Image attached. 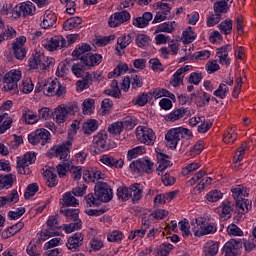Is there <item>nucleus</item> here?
Segmentation results:
<instances>
[{"label": "nucleus", "mask_w": 256, "mask_h": 256, "mask_svg": "<svg viewBox=\"0 0 256 256\" xmlns=\"http://www.w3.org/2000/svg\"><path fill=\"white\" fill-rule=\"evenodd\" d=\"M73 146V140H67L62 145L57 146L54 150L55 156L59 157L62 164L57 165V173L59 177H65L67 172L71 168V162H69V153H71V147Z\"/></svg>", "instance_id": "nucleus-1"}, {"label": "nucleus", "mask_w": 256, "mask_h": 256, "mask_svg": "<svg viewBox=\"0 0 256 256\" xmlns=\"http://www.w3.org/2000/svg\"><path fill=\"white\" fill-rule=\"evenodd\" d=\"M78 39L79 36L77 34H70L67 39L63 36H54L50 40L44 41L43 45L48 51H57V49H64L73 45Z\"/></svg>", "instance_id": "nucleus-2"}, {"label": "nucleus", "mask_w": 256, "mask_h": 256, "mask_svg": "<svg viewBox=\"0 0 256 256\" xmlns=\"http://www.w3.org/2000/svg\"><path fill=\"white\" fill-rule=\"evenodd\" d=\"M192 135L191 130L187 128H172L165 135L166 145L169 147V149H177V145L181 139H189V137H192Z\"/></svg>", "instance_id": "nucleus-3"}, {"label": "nucleus", "mask_w": 256, "mask_h": 256, "mask_svg": "<svg viewBox=\"0 0 256 256\" xmlns=\"http://www.w3.org/2000/svg\"><path fill=\"white\" fill-rule=\"evenodd\" d=\"M4 91L11 93V95H17L19 93V88L17 83L21 80V71L11 70L5 74L4 78Z\"/></svg>", "instance_id": "nucleus-4"}, {"label": "nucleus", "mask_w": 256, "mask_h": 256, "mask_svg": "<svg viewBox=\"0 0 256 256\" xmlns=\"http://www.w3.org/2000/svg\"><path fill=\"white\" fill-rule=\"evenodd\" d=\"M78 111L79 106H77V104H69L68 106L61 105L54 109L52 115L55 118L56 123H65L69 118V115H75Z\"/></svg>", "instance_id": "nucleus-5"}, {"label": "nucleus", "mask_w": 256, "mask_h": 256, "mask_svg": "<svg viewBox=\"0 0 256 256\" xmlns=\"http://www.w3.org/2000/svg\"><path fill=\"white\" fill-rule=\"evenodd\" d=\"M28 141L31 145L45 146L51 143V132L44 128L37 129L35 132L28 135Z\"/></svg>", "instance_id": "nucleus-6"}, {"label": "nucleus", "mask_w": 256, "mask_h": 256, "mask_svg": "<svg viewBox=\"0 0 256 256\" xmlns=\"http://www.w3.org/2000/svg\"><path fill=\"white\" fill-rule=\"evenodd\" d=\"M133 173H147L151 175L155 171V164L149 158H141L130 164Z\"/></svg>", "instance_id": "nucleus-7"}, {"label": "nucleus", "mask_w": 256, "mask_h": 256, "mask_svg": "<svg viewBox=\"0 0 256 256\" xmlns=\"http://www.w3.org/2000/svg\"><path fill=\"white\" fill-rule=\"evenodd\" d=\"M37 161L35 152H27L23 158L17 160V171L20 175H31L29 165H33Z\"/></svg>", "instance_id": "nucleus-8"}, {"label": "nucleus", "mask_w": 256, "mask_h": 256, "mask_svg": "<svg viewBox=\"0 0 256 256\" xmlns=\"http://www.w3.org/2000/svg\"><path fill=\"white\" fill-rule=\"evenodd\" d=\"M191 225H197L199 227L197 230L195 228L192 229L195 237H203V235H211V233H215L217 231V226L215 224H205L203 218H197L191 221Z\"/></svg>", "instance_id": "nucleus-9"}, {"label": "nucleus", "mask_w": 256, "mask_h": 256, "mask_svg": "<svg viewBox=\"0 0 256 256\" xmlns=\"http://www.w3.org/2000/svg\"><path fill=\"white\" fill-rule=\"evenodd\" d=\"M94 191L95 197H98L100 203H109L113 199V190L106 182H97Z\"/></svg>", "instance_id": "nucleus-10"}, {"label": "nucleus", "mask_w": 256, "mask_h": 256, "mask_svg": "<svg viewBox=\"0 0 256 256\" xmlns=\"http://www.w3.org/2000/svg\"><path fill=\"white\" fill-rule=\"evenodd\" d=\"M136 137L140 140L141 143L145 145H153L155 143V132L153 129L147 128L145 126H138L136 129Z\"/></svg>", "instance_id": "nucleus-11"}, {"label": "nucleus", "mask_w": 256, "mask_h": 256, "mask_svg": "<svg viewBox=\"0 0 256 256\" xmlns=\"http://www.w3.org/2000/svg\"><path fill=\"white\" fill-rule=\"evenodd\" d=\"M59 215L50 216L47 220V229L43 231L44 237H55L59 235L61 224H59Z\"/></svg>", "instance_id": "nucleus-12"}, {"label": "nucleus", "mask_w": 256, "mask_h": 256, "mask_svg": "<svg viewBox=\"0 0 256 256\" xmlns=\"http://www.w3.org/2000/svg\"><path fill=\"white\" fill-rule=\"evenodd\" d=\"M35 14V4L33 2L27 1L20 4V6L12 12L13 17H29Z\"/></svg>", "instance_id": "nucleus-13"}, {"label": "nucleus", "mask_w": 256, "mask_h": 256, "mask_svg": "<svg viewBox=\"0 0 256 256\" xmlns=\"http://www.w3.org/2000/svg\"><path fill=\"white\" fill-rule=\"evenodd\" d=\"M27 43V38L25 36H20L16 38L13 43L12 49L16 59L23 61L24 57H27V50L23 47Z\"/></svg>", "instance_id": "nucleus-14"}, {"label": "nucleus", "mask_w": 256, "mask_h": 256, "mask_svg": "<svg viewBox=\"0 0 256 256\" xmlns=\"http://www.w3.org/2000/svg\"><path fill=\"white\" fill-rule=\"evenodd\" d=\"M131 19V14L127 10L121 12H116L114 15L110 16L109 26L110 27H119L122 23H125Z\"/></svg>", "instance_id": "nucleus-15"}, {"label": "nucleus", "mask_w": 256, "mask_h": 256, "mask_svg": "<svg viewBox=\"0 0 256 256\" xmlns=\"http://www.w3.org/2000/svg\"><path fill=\"white\" fill-rule=\"evenodd\" d=\"M233 47L229 44L224 45L217 49V57L219 58L220 65H231V59H229V51H232Z\"/></svg>", "instance_id": "nucleus-16"}, {"label": "nucleus", "mask_w": 256, "mask_h": 256, "mask_svg": "<svg viewBox=\"0 0 256 256\" xmlns=\"http://www.w3.org/2000/svg\"><path fill=\"white\" fill-rule=\"evenodd\" d=\"M242 245L243 242L241 239H231L223 247L224 256H237L235 251H237V249H241Z\"/></svg>", "instance_id": "nucleus-17"}, {"label": "nucleus", "mask_w": 256, "mask_h": 256, "mask_svg": "<svg viewBox=\"0 0 256 256\" xmlns=\"http://www.w3.org/2000/svg\"><path fill=\"white\" fill-rule=\"evenodd\" d=\"M83 239V233L77 232L68 239L66 247L69 249V251L75 252L83 245Z\"/></svg>", "instance_id": "nucleus-18"}, {"label": "nucleus", "mask_w": 256, "mask_h": 256, "mask_svg": "<svg viewBox=\"0 0 256 256\" xmlns=\"http://www.w3.org/2000/svg\"><path fill=\"white\" fill-rule=\"evenodd\" d=\"M100 161L103 165H107V167H114L115 169H121L123 168V165H125L122 158L117 159L109 155H102Z\"/></svg>", "instance_id": "nucleus-19"}, {"label": "nucleus", "mask_w": 256, "mask_h": 256, "mask_svg": "<svg viewBox=\"0 0 256 256\" xmlns=\"http://www.w3.org/2000/svg\"><path fill=\"white\" fill-rule=\"evenodd\" d=\"M107 133H98L96 136L93 138V143L95 149L98 151H107L109 150V147H107Z\"/></svg>", "instance_id": "nucleus-20"}, {"label": "nucleus", "mask_w": 256, "mask_h": 256, "mask_svg": "<svg viewBox=\"0 0 256 256\" xmlns=\"http://www.w3.org/2000/svg\"><path fill=\"white\" fill-rule=\"evenodd\" d=\"M102 60L103 57L100 54H87L81 57V61L84 63L85 67H95V65H99Z\"/></svg>", "instance_id": "nucleus-21"}, {"label": "nucleus", "mask_w": 256, "mask_h": 256, "mask_svg": "<svg viewBox=\"0 0 256 256\" xmlns=\"http://www.w3.org/2000/svg\"><path fill=\"white\" fill-rule=\"evenodd\" d=\"M130 199H132L133 203H137V201H141L143 197V189H141L140 183L132 184L129 188Z\"/></svg>", "instance_id": "nucleus-22"}, {"label": "nucleus", "mask_w": 256, "mask_h": 256, "mask_svg": "<svg viewBox=\"0 0 256 256\" xmlns=\"http://www.w3.org/2000/svg\"><path fill=\"white\" fill-rule=\"evenodd\" d=\"M55 23H57V16L51 10H47L44 14L40 27H42V29H49V27H53Z\"/></svg>", "instance_id": "nucleus-23"}, {"label": "nucleus", "mask_w": 256, "mask_h": 256, "mask_svg": "<svg viewBox=\"0 0 256 256\" xmlns=\"http://www.w3.org/2000/svg\"><path fill=\"white\" fill-rule=\"evenodd\" d=\"M153 19L151 12H145L141 17H137L133 20V25L139 29H143L149 25V21Z\"/></svg>", "instance_id": "nucleus-24"}, {"label": "nucleus", "mask_w": 256, "mask_h": 256, "mask_svg": "<svg viewBox=\"0 0 256 256\" xmlns=\"http://www.w3.org/2000/svg\"><path fill=\"white\" fill-rule=\"evenodd\" d=\"M158 167L157 171H159L158 175H161L165 169L171 167V161L169 160V156L167 154L158 153L157 154Z\"/></svg>", "instance_id": "nucleus-25"}, {"label": "nucleus", "mask_w": 256, "mask_h": 256, "mask_svg": "<svg viewBox=\"0 0 256 256\" xmlns=\"http://www.w3.org/2000/svg\"><path fill=\"white\" fill-rule=\"evenodd\" d=\"M8 203H19V192L13 189L7 196H0V208L5 207Z\"/></svg>", "instance_id": "nucleus-26"}, {"label": "nucleus", "mask_w": 256, "mask_h": 256, "mask_svg": "<svg viewBox=\"0 0 256 256\" xmlns=\"http://www.w3.org/2000/svg\"><path fill=\"white\" fill-rule=\"evenodd\" d=\"M81 80L76 82L77 91H85L89 89L91 83L93 82V75L91 73H86L84 77H80Z\"/></svg>", "instance_id": "nucleus-27"}, {"label": "nucleus", "mask_w": 256, "mask_h": 256, "mask_svg": "<svg viewBox=\"0 0 256 256\" xmlns=\"http://www.w3.org/2000/svg\"><path fill=\"white\" fill-rule=\"evenodd\" d=\"M203 251L205 256H215L219 253V243L210 240L205 243Z\"/></svg>", "instance_id": "nucleus-28"}, {"label": "nucleus", "mask_w": 256, "mask_h": 256, "mask_svg": "<svg viewBox=\"0 0 256 256\" xmlns=\"http://www.w3.org/2000/svg\"><path fill=\"white\" fill-rule=\"evenodd\" d=\"M230 7L231 5H229V0H220L214 3L213 11L218 15H223L229 11Z\"/></svg>", "instance_id": "nucleus-29"}, {"label": "nucleus", "mask_w": 256, "mask_h": 256, "mask_svg": "<svg viewBox=\"0 0 256 256\" xmlns=\"http://www.w3.org/2000/svg\"><path fill=\"white\" fill-rule=\"evenodd\" d=\"M185 113H187V109L185 108L176 109L170 112L168 115H166L165 120L175 123V121H179V119H183V117H185Z\"/></svg>", "instance_id": "nucleus-30"}, {"label": "nucleus", "mask_w": 256, "mask_h": 256, "mask_svg": "<svg viewBox=\"0 0 256 256\" xmlns=\"http://www.w3.org/2000/svg\"><path fill=\"white\" fill-rule=\"evenodd\" d=\"M87 66L84 65L83 61L81 60L80 63H74L71 66V71L73 73V75H75V77L81 78V77H85V75H87Z\"/></svg>", "instance_id": "nucleus-31"}, {"label": "nucleus", "mask_w": 256, "mask_h": 256, "mask_svg": "<svg viewBox=\"0 0 256 256\" xmlns=\"http://www.w3.org/2000/svg\"><path fill=\"white\" fill-rule=\"evenodd\" d=\"M232 196L234 197L235 201H241L242 199L249 196V190L244 188L243 186H237L236 188H232Z\"/></svg>", "instance_id": "nucleus-32"}, {"label": "nucleus", "mask_w": 256, "mask_h": 256, "mask_svg": "<svg viewBox=\"0 0 256 256\" xmlns=\"http://www.w3.org/2000/svg\"><path fill=\"white\" fill-rule=\"evenodd\" d=\"M60 203L64 207H77V205H79V200L73 196L72 192H66Z\"/></svg>", "instance_id": "nucleus-33"}, {"label": "nucleus", "mask_w": 256, "mask_h": 256, "mask_svg": "<svg viewBox=\"0 0 256 256\" xmlns=\"http://www.w3.org/2000/svg\"><path fill=\"white\" fill-rule=\"evenodd\" d=\"M15 182L13 174L0 175V189H11Z\"/></svg>", "instance_id": "nucleus-34"}, {"label": "nucleus", "mask_w": 256, "mask_h": 256, "mask_svg": "<svg viewBox=\"0 0 256 256\" xmlns=\"http://www.w3.org/2000/svg\"><path fill=\"white\" fill-rule=\"evenodd\" d=\"M43 61H45V55L36 53L29 58L28 66L30 69H37Z\"/></svg>", "instance_id": "nucleus-35"}, {"label": "nucleus", "mask_w": 256, "mask_h": 256, "mask_svg": "<svg viewBox=\"0 0 256 256\" xmlns=\"http://www.w3.org/2000/svg\"><path fill=\"white\" fill-rule=\"evenodd\" d=\"M59 87V82L57 80H48L47 83H44L42 86L44 95H53Z\"/></svg>", "instance_id": "nucleus-36"}, {"label": "nucleus", "mask_w": 256, "mask_h": 256, "mask_svg": "<svg viewBox=\"0 0 256 256\" xmlns=\"http://www.w3.org/2000/svg\"><path fill=\"white\" fill-rule=\"evenodd\" d=\"M81 23H83L81 17H71L64 22L63 29L64 31H71L72 29H75V27H79Z\"/></svg>", "instance_id": "nucleus-37"}, {"label": "nucleus", "mask_w": 256, "mask_h": 256, "mask_svg": "<svg viewBox=\"0 0 256 256\" xmlns=\"http://www.w3.org/2000/svg\"><path fill=\"white\" fill-rule=\"evenodd\" d=\"M85 135H92V133H95L97 129H99V124L97 123V120L92 119L88 120L83 124L82 127Z\"/></svg>", "instance_id": "nucleus-38"}, {"label": "nucleus", "mask_w": 256, "mask_h": 256, "mask_svg": "<svg viewBox=\"0 0 256 256\" xmlns=\"http://www.w3.org/2000/svg\"><path fill=\"white\" fill-rule=\"evenodd\" d=\"M60 213L65 215L68 221H81L79 220V209H61Z\"/></svg>", "instance_id": "nucleus-39"}, {"label": "nucleus", "mask_w": 256, "mask_h": 256, "mask_svg": "<svg viewBox=\"0 0 256 256\" xmlns=\"http://www.w3.org/2000/svg\"><path fill=\"white\" fill-rule=\"evenodd\" d=\"M149 95H151V97H155V99H161V97H169V99L172 100L175 99V95L164 88L156 89L153 92H149Z\"/></svg>", "instance_id": "nucleus-40"}, {"label": "nucleus", "mask_w": 256, "mask_h": 256, "mask_svg": "<svg viewBox=\"0 0 256 256\" xmlns=\"http://www.w3.org/2000/svg\"><path fill=\"white\" fill-rule=\"evenodd\" d=\"M22 119H24L28 125H35V123L39 121V117L36 114H33L29 109L23 110Z\"/></svg>", "instance_id": "nucleus-41"}, {"label": "nucleus", "mask_w": 256, "mask_h": 256, "mask_svg": "<svg viewBox=\"0 0 256 256\" xmlns=\"http://www.w3.org/2000/svg\"><path fill=\"white\" fill-rule=\"evenodd\" d=\"M218 213H221V217H231V213H233V208L231 207V202L226 201L223 202L220 207L218 208Z\"/></svg>", "instance_id": "nucleus-42"}, {"label": "nucleus", "mask_w": 256, "mask_h": 256, "mask_svg": "<svg viewBox=\"0 0 256 256\" xmlns=\"http://www.w3.org/2000/svg\"><path fill=\"white\" fill-rule=\"evenodd\" d=\"M0 37L2 41H7L8 39H13L17 37V32L11 26H4Z\"/></svg>", "instance_id": "nucleus-43"}, {"label": "nucleus", "mask_w": 256, "mask_h": 256, "mask_svg": "<svg viewBox=\"0 0 256 256\" xmlns=\"http://www.w3.org/2000/svg\"><path fill=\"white\" fill-rule=\"evenodd\" d=\"M235 206L239 209L240 213H249L251 211V202L247 199L238 200L235 202Z\"/></svg>", "instance_id": "nucleus-44"}, {"label": "nucleus", "mask_w": 256, "mask_h": 256, "mask_svg": "<svg viewBox=\"0 0 256 256\" xmlns=\"http://www.w3.org/2000/svg\"><path fill=\"white\" fill-rule=\"evenodd\" d=\"M34 87L35 85H33V81H31V78H26L22 80L19 89L20 91H22V93L29 95V93L33 91Z\"/></svg>", "instance_id": "nucleus-45"}, {"label": "nucleus", "mask_w": 256, "mask_h": 256, "mask_svg": "<svg viewBox=\"0 0 256 256\" xmlns=\"http://www.w3.org/2000/svg\"><path fill=\"white\" fill-rule=\"evenodd\" d=\"M131 41H133V39L131 38V34L119 37L117 40L118 46L116 47V51L119 52L120 49H126L127 47H129V45H131Z\"/></svg>", "instance_id": "nucleus-46"}, {"label": "nucleus", "mask_w": 256, "mask_h": 256, "mask_svg": "<svg viewBox=\"0 0 256 256\" xmlns=\"http://www.w3.org/2000/svg\"><path fill=\"white\" fill-rule=\"evenodd\" d=\"M218 29L224 35H231V31H233V20H225L218 25Z\"/></svg>", "instance_id": "nucleus-47"}, {"label": "nucleus", "mask_w": 256, "mask_h": 256, "mask_svg": "<svg viewBox=\"0 0 256 256\" xmlns=\"http://www.w3.org/2000/svg\"><path fill=\"white\" fill-rule=\"evenodd\" d=\"M89 51H91V45L82 44L72 52V57H76V59L81 60V55H84V53H89Z\"/></svg>", "instance_id": "nucleus-48"}, {"label": "nucleus", "mask_w": 256, "mask_h": 256, "mask_svg": "<svg viewBox=\"0 0 256 256\" xmlns=\"http://www.w3.org/2000/svg\"><path fill=\"white\" fill-rule=\"evenodd\" d=\"M175 21L164 22L157 26L158 33H173L175 31Z\"/></svg>", "instance_id": "nucleus-49"}, {"label": "nucleus", "mask_w": 256, "mask_h": 256, "mask_svg": "<svg viewBox=\"0 0 256 256\" xmlns=\"http://www.w3.org/2000/svg\"><path fill=\"white\" fill-rule=\"evenodd\" d=\"M135 41L136 45L140 48L149 47V45H151V37L147 36V34H139Z\"/></svg>", "instance_id": "nucleus-50"}, {"label": "nucleus", "mask_w": 256, "mask_h": 256, "mask_svg": "<svg viewBox=\"0 0 256 256\" xmlns=\"http://www.w3.org/2000/svg\"><path fill=\"white\" fill-rule=\"evenodd\" d=\"M120 123H122V129L131 131L137 125V119L133 116H127Z\"/></svg>", "instance_id": "nucleus-51"}, {"label": "nucleus", "mask_w": 256, "mask_h": 256, "mask_svg": "<svg viewBox=\"0 0 256 256\" xmlns=\"http://www.w3.org/2000/svg\"><path fill=\"white\" fill-rule=\"evenodd\" d=\"M154 7L156 8V11H159L160 13H163L167 17H169V14L171 13V5L166 2H156L154 3Z\"/></svg>", "instance_id": "nucleus-52"}, {"label": "nucleus", "mask_w": 256, "mask_h": 256, "mask_svg": "<svg viewBox=\"0 0 256 256\" xmlns=\"http://www.w3.org/2000/svg\"><path fill=\"white\" fill-rule=\"evenodd\" d=\"M127 71H129V66H127V64H119L113 72L108 74V77L109 79H113V77H119V75L127 73Z\"/></svg>", "instance_id": "nucleus-53"}, {"label": "nucleus", "mask_w": 256, "mask_h": 256, "mask_svg": "<svg viewBox=\"0 0 256 256\" xmlns=\"http://www.w3.org/2000/svg\"><path fill=\"white\" fill-rule=\"evenodd\" d=\"M145 153V147L138 146L128 151L127 157L128 161H131L132 159H137L139 155H143Z\"/></svg>", "instance_id": "nucleus-54"}, {"label": "nucleus", "mask_w": 256, "mask_h": 256, "mask_svg": "<svg viewBox=\"0 0 256 256\" xmlns=\"http://www.w3.org/2000/svg\"><path fill=\"white\" fill-rule=\"evenodd\" d=\"M249 149V145L247 142L242 143L241 147L238 149L234 156V163H239V161H243V157L245 155V151Z\"/></svg>", "instance_id": "nucleus-55"}, {"label": "nucleus", "mask_w": 256, "mask_h": 256, "mask_svg": "<svg viewBox=\"0 0 256 256\" xmlns=\"http://www.w3.org/2000/svg\"><path fill=\"white\" fill-rule=\"evenodd\" d=\"M110 135H121L123 133V123L114 122L108 127Z\"/></svg>", "instance_id": "nucleus-56"}, {"label": "nucleus", "mask_w": 256, "mask_h": 256, "mask_svg": "<svg viewBox=\"0 0 256 256\" xmlns=\"http://www.w3.org/2000/svg\"><path fill=\"white\" fill-rule=\"evenodd\" d=\"M211 57V52L209 50H202L195 52L190 59H196V61H205V59H209Z\"/></svg>", "instance_id": "nucleus-57"}, {"label": "nucleus", "mask_w": 256, "mask_h": 256, "mask_svg": "<svg viewBox=\"0 0 256 256\" xmlns=\"http://www.w3.org/2000/svg\"><path fill=\"white\" fill-rule=\"evenodd\" d=\"M173 251V246L171 244H161L160 247L156 251L157 256H168L169 253Z\"/></svg>", "instance_id": "nucleus-58"}, {"label": "nucleus", "mask_w": 256, "mask_h": 256, "mask_svg": "<svg viewBox=\"0 0 256 256\" xmlns=\"http://www.w3.org/2000/svg\"><path fill=\"white\" fill-rule=\"evenodd\" d=\"M84 199L89 207H95V205H101V201L99 200L98 196H95V192L94 194L89 193L84 197Z\"/></svg>", "instance_id": "nucleus-59"}, {"label": "nucleus", "mask_w": 256, "mask_h": 256, "mask_svg": "<svg viewBox=\"0 0 256 256\" xmlns=\"http://www.w3.org/2000/svg\"><path fill=\"white\" fill-rule=\"evenodd\" d=\"M195 32H193V28L188 27L187 30L183 32V43H193L195 41Z\"/></svg>", "instance_id": "nucleus-60"}, {"label": "nucleus", "mask_w": 256, "mask_h": 256, "mask_svg": "<svg viewBox=\"0 0 256 256\" xmlns=\"http://www.w3.org/2000/svg\"><path fill=\"white\" fill-rule=\"evenodd\" d=\"M237 140V132L235 129L230 128L227 133L224 134L223 141L224 143H235Z\"/></svg>", "instance_id": "nucleus-61"}, {"label": "nucleus", "mask_w": 256, "mask_h": 256, "mask_svg": "<svg viewBox=\"0 0 256 256\" xmlns=\"http://www.w3.org/2000/svg\"><path fill=\"white\" fill-rule=\"evenodd\" d=\"M227 93H229V87L225 84H220L218 89L214 91L215 97H219L220 99H225Z\"/></svg>", "instance_id": "nucleus-62"}, {"label": "nucleus", "mask_w": 256, "mask_h": 256, "mask_svg": "<svg viewBox=\"0 0 256 256\" xmlns=\"http://www.w3.org/2000/svg\"><path fill=\"white\" fill-rule=\"evenodd\" d=\"M37 191H39V185H37V183H32L28 185L24 194L25 199H31V197L35 196V193H37Z\"/></svg>", "instance_id": "nucleus-63"}, {"label": "nucleus", "mask_w": 256, "mask_h": 256, "mask_svg": "<svg viewBox=\"0 0 256 256\" xmlns=\"http://www.w3.org/2000/svg\"><path fill=\"white\" fill-rule=\"evenodd\" d=\"M30 256H41V248L37 244L29 243L26 249Z\"/></svg>", "instance_id": "nucleus-64"}]
</instances>
